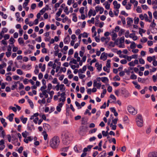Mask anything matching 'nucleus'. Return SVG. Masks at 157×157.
Wrapping results in <instances>:
<instances>
[{
	"label": "nucleus",
	"mask_w": 157,
	"mask_h": 157,
	"mask_svg": "<svg viewBox=\"0 0 157 157\" xmlns=\"http://www.w3.org/2000/svg\"><path fill=\"white\" fill-rule=\"evenodd\" d=\"M62 138L63 139V143L66 145L69 144L72 139L71 134L67 131L63 132Z\"/></svg>",
	"instance_id": "obj_1"
},
{
	"label": "nucleus",
	"mask_w": 157,
	"mask_h": 157,
	"mask_svg": "<svg viewBox=\"0 0 157 157\" xmlns=\"http://www.w3.org/2000/svg\"><path fill=\"white\" fill-rule=\"evenodd\" d=\"M59 143V137L57 136H55L51 140L50 142V146L53 149H56L58 148Z\"/></svg>",
	"instance_id": "obj_2"
},
{
	"label": "nucleus",
	"mask_w": 157,
	"mask_h": 157,
	"mask_svg": "<svg viewBox=\"0 0 157 157\" xmlns=\"http://www.w3.org/2000/svg\"><path fill=\"white\" fill-rule=\"evenodd\" d=\"M136 122L137 125L139 127H141L143 125V120L142 116L140 114H138L136 118Z\"/></svg>",
	"instance_id": "obj_3"
},
{
	"label": "nucleus",
	"mask_w": 157,
	"mask_h": 157,
	"mask_svg": "<svg viewBox=\"0 0 157 157\" xmlns=\"http://www.w3.org/2000/svg\"><path fill=\"white\" fill-rule=\"evenodd\" d=\"M128 112L131 114L133 115H135L137 113L136 110L135 108L131 105H129L128 108Z\"/></svg>",
	"instance_id": "obj_4"
},
{
	"label": "nucleus",
	"mask_w": 157,
	"mask_h": 157,
	"mask_svg": "<svg viewBox=\"0 0 157 157\" xmlns=\"http://www.w3.org/2000/svg\"><path fill=\"white\" fill-rule=\"evenodd\" d=\"M48 93L50 94V98H48L47 99V101L48 103H50L51 101V99L52 98L54 94L53 91H51L49 92Z\"/></svg>",
	"instance_id": "obj_5"
},
{
	"label": "nucleus",
	"mask_w": 157,
	"mask_h": 157,
	"mask_svg": "<svg viewBox=\"0 0 157 157\" xmlns=\"http://www.w3.org/2000/svg\"><path fill=\"white\" fill-rule=\"evenodd\" d=\"M101 86V83H98L97 81L95 80L94 81L93 86L94 87H96L97 89H100Z\"/></svg>",
	"instance_id": "obj_6"
},
{
	"label": "nucleus",
	"mask_w": 157,
	"mask_h": 157,
	"mask_svg": "<svg viewBox=\"0 0 157 157\" xmlns=\"http://www.w3.org/2000/svg\"><path fill=\"white\" fill-rule=\"evenodd\" d=\"M147 157H157V151H152L149 153Z\"/></svg>",
	"instance_id": "obj_7"
},
{
	"label": "nucleus",
	"mask_w": 157,
	"mask_h": 157,
	"mask_svg": "<svg viewBox=\"0 0 157 157\" xmlns=\"http://www.w3.org/2000/svg\"><path fill=\"white\" fill-rule=\"evenodd\" d=\"M96 12L94 10L93 11L92 9H90L88 13V16L89 17H91L92 15L93 16H94L96 15Z\"/></svg>",
	"instance_id": "obj_8"
},
{
	"label": "nucleus",
	"mask_w": 157,
	"mask_h": 157,
	"mask_svg": "<svg viewBox=\"0 0 157 157\" xmlns=\"http://www.w3.org/2000/svg\"><path fill=\"white\" fill-rule=\"evenodd\" d=\"M107 53L105 52H103L100 57V59H103V61L107 59Z\"/></svg>",
	"instance_id": "obj_9"
},
{
	"label": "nucleus",
	"mask_w": 157,
	"mask_h": 157,
	"mask_svg": "<svg viewBox=\"0 0 157 157\" xmlns=\"http://www.w3.org/2000/svg\"><path fill=\"white\" fill-rule=\"evenodd\" d=\"M113 4L114 6V7L117 9H118L120 7V4H118L117 1H114L113 2Z\"/></svg>",
	"instance_id": "obj_10"
},
{
	"label": "nucleus",
	"mask_w": 157,
	"mask_h": 157,
	"mask_svg": "<svg viewBox=\"0 0 157 157\" xmlns=\"http://www.w3.org/2000/svg\"><path fill=\"white\" fill-rule=\"evenodd\" d=\"M70 40V37L69 35L67 36L64 38V42L65 44H68Z\"/></svg>",
	"instance_id": "obj_11"
},
{
	"label": "nucleus",
	"mask_w": 157,
	"mask_h": 157,
	"mask_svg": "<svg viewBox=\"0 0 157 157\" xmlns=\"http://www.w3.org/2000/svg\"><path fill=\"white\" fill-rule=\"evenodd\" d=\"M95 66L97 67V69L98 71H100L102 70L101 64H99L97 62L95 63Z\"/></svg>",
	"instance_id": "obj_12"
},
{
	"label": "nucleus",
	"mask_w": 157,
	"mask_h": 157,
	"mask_svg": "<svg viewBox=\"0 0 157 157\" xmlns=\"http://www.w3.org/2000/svg\"><path fill=\"white\" fill-rule=\"evenodd\" d=\"M127 19L128 20V21H127V25L129 26H131V24L133 23V21L132 18L128 17L127 18Z\"/></svg>",
	"instance_id": "obj_13"
},
{
	"label": "nucleus",
	"mask_w": 157,
	"mask_h": 157,
	"mask_svg": "<svg viewBox=\"0 0 157 157\" xmlns=\"http://www.w3.org/2000/svg\"><path fill=\"white\" fill-rule=\"evenodd\" d=\"M43 127L45 130H49L50 129V125L47 124H44Z\"/></svg>",
	"instance_id": "obj_14"
},
{
	"label": "nucleus",
	"mask_w": 157,
	"mask_h": 157,
	"mask_svg": "<svg viewBox=\"0 0 157 157\" xmlns=\"http://www.w3.org/2000/svg\"><path fill=\"white\" fill-rule=\"evenodd\" d=\"M63 105H62V104L59 103L58 104V105L57 106L56 108V109L57 111L59 112H60L61 111V108L62 107Z\"/></svg>",
	"instance_id": "obj_15"
},
{
	"label": "nucleus",
	"mask_w": 157,
	"mask_h": 157,
	"mask_svg": "<svg viewBox=\"0 0 157 157\" xmlns=\"http://www.w3.org/2000/svg\"><path fill=\"white\" fill-rule=\"evenodd\" d=\"M14 116V114L11 113L9 114L8 116L9 120L10 122H12L13 121Z\"/></svg>",
	"instance_id": "obj_16"
},
{
	"label": "nucleus",
	"mask_w": 157,
	"mask_h": 157,
	"mask_svg": "<svg viewBox=\"0 0 157 157\" xmlns=\"http://www.w3.org/2000/svg\"><path fill=\"white\" fill-rule=\"evenodd\" d=\"M28 129L30 130H34L35 128L33 125V124H32L30 125L29 124L28 126Z\"/></svg>",
	"instance_id": "obj_17"
},
{
	"label": "nucleus",
	"mask_w": 157,
	"mask_h": 157,
	"mask_svg": "<svg viewBox=\"0 0 157 157\" xmlns=\"http://www.w3.org/2000/svg\"><path fill=\"white\" fill-rule=\"evenodd\" d=\"M62 10L61 8L59 9L58 11L57 12L56 15V17H59L62 12Z\"/></svg>",
	"instance_id": "obj_18"
},
{
	"label": "nucleus",
	"mask_w": 157,
	"mask_h": 157,
	"mask_svg": "<svg viewBox=\"0 0 157 157\" xmlns=\"http://www.w3.org/2000/svg\"><path fill=\"white\" fill-rule=\"evenodd\" d=\"M101 80L102 82L105 83L106 81L108 82L109 79L107 77H105L101 78Z\"/></svg>",
	"instance_id": "obj_19"
},
{
	"label": "nucleus",
	"mask_w": 157,
	"mask_h": 157,
	"mask_svg": "<svg viewBox=\"0 0 157 157\" xmlns=\"http://www.w3.org/2000/svg\"><path fill=\"white\" fill-rule=\"evenodd\" d=\"M42 134L44 135V139L45 140H46L47 139L48 134H47L46 132L45 131H43Z\"/></svg>",
	"instance_id": "obj_20"
},
{
	"label": "nucleus",
	"mask_w": 157,
	"mask_h": 157,
	"mask_svg": "<svg viewBox=\"0 0 157 157\" xmlns=\"http://www.w3.org/2000/svg\"><path fill=\"white\" fill-rule=\"evenodd\" d=\"M134 23L135 24H138L139 21V19L138 17H135L134 18Z\"/></svg>",
	"instance_id": "obj_21"
},
{
	"label": "nucleus",
	"mask_w": 157,
	"mask_h": 157,
	"mask_svg": "<svg viewBox=\"0 0 157 157\" xmlns=\"http://www.w3.org/2000/svg\"><path fill=\"white\" fill-rule=\"evenodd\" d=\"M18 40V42L20 44H23L24 43V41L22 38H19Z\"/></svg>",
	"instance_id": "obj_22"
},
{
	"label": "nucleus",
	"mask_w": 157,
	"mask_h": 157,
	"mask_svg": "<svg viewBox=\"0 0 157 157\" xmlns=\"http://www.w3.org/2000/svg\"><path fill=\"white\" fill-rule=\"evenodd\" d=\"M102 133L103 136H106L109 135V133L108 131L105 132L104 131H102Z\"/></svg>",
	"instance_id": "obj_23"
},
{
	"label": "nucleus",
	"mask_w": 157,
	"mask_h": 157,
	"mask_svg": "<svg viewBox=\"0 0 157 157\" xmlns=\"http://www.w3.org/2000/svg\"><path fill=\"white\" fill-rule=\"evenodd\" d=\"M23 117V116H22L21 117V121H22V123L24 124H25L26 121L27 120V118H22Z\"/></svg>",
	"instance_id": "obj_24"
},
{
	"label": "nucleus",
	"mask_w": 157,
	"mask_h": 157,
	"mask_svg": "<svg viewBox=\"0 0 157 157\" xmlns=\"http://www.w3.org/2000/svg\"><path fill=\"white\" fill-rule=\"evenodd\" d=\"M110 59H108L106 64V66L108 68H110Z\"/></svg>",
	"instance_id": "obj_25"
},
{
	"label": "nucleus",
	"mask_w": 157,
	"mask_h": 157,
	"mask_svg": "<svg viewBox=\"0 0 157 157\" xmlns=\"http://www.w3.org/2000/svg\"><path fill=\"white\" fill-rule=\"evenodd\" d=\"M130 47L132 49H133L136 47V44L134 42L131 43Z\"/></svg>",
	"instance_id": "obj_26"
},
{
	"label": "nucleus",
	"mask_w": 157,
	"mask_h": 157,
	"mask_svg": "<svg viewBox=\"0 0 157 157\" xmlns=\"http://www.w3.org/2000/svg\"><path fill=\"white\" fill-rule=\"evenodd\" d=\"M105 3V4L106 3V5H105V7L106 8V9L107 10L109 9V8H110V5L109 4L108 2H105V3H104L103 4V5H104Z\"/></svg>",
	"instance_id": "obj_27"
},
{
	"label": "nucleus",
	"mask_w": 157,
	"mask_h": 157,
	"mask_svg": "<svg viewBox=\"0 0 157 157\" xmlns=\"http://www.w3.org/2000/svg\"><path fill=\"white\" fill-rule=\"evenodd\" d=\"M28 101L29 104L31 108L33 109V104L32 101L29 99H28Z\"/></svg>",
	"instance_id": "obj_28"
},
{
	"label": "nucleus",
	"mask_w": 157,
	"mask_h": 157,
	"mask_svg": "<svg viewBox=\"0 0 157 157\" xmlns=\"http://www.w3.org/2000/svg\"><path fill=\"white\" fill-rule=\"evenodd\" d=\"M140 149L139 148L137 149V154L136 155L135 157H140Z\"/></svg>",
	"instance_id": "obj_29"
},
{
	"label": "nucleus",
	"mask_w": 157,
	"mask_h": 157,
	"mask_svg": "<svg viewBox=\"0 0 157 157\" xmlns=\"http://www.w3.org/2000/svg\"><path fill=\"white\" fill-rule=\"evenodd\" d=\"M124 32V29H121L119 32L118 36H121Z\"/></svg>",
	"instance_id": "obj_30"
},
{
	"label": "nucleus",
	"mask_w": 157,
	"mask_h": 157,
	"mask_svg": "<svg viewBox=\"0 0 157 157\" xmlns=\"http://www.w3.org/2000/svg\"><path fill=\"white\" fill-rule=\"evenodd\" d=\"M110 126L112 127V130H115L116 129L117 126L115 124L113 125L112 123L110 124Z\"/></svg>",
	"instance_id": "obj_31"
},
{
	"label": "nucleus",
	"mask_w": 157,
	"mask_h": 157,
	"mask_svg": "<svg viewBox=\"0 0 157 157\" xmlns=\"http://www.w3.org/2000/svg\"><path fill=\"white\" fill-rule=\"evenodd\" d=\"M124 121L127 123L129 122L127 116H125L123 119Z\"/></svg>",
	"instance_id": "obj_32"
},
{
	"label": "nucleus",
	"mask_w": 157,
	"mask_h": 157,
	"mask_svg": "<svg viewBox=\"0 0 157 157\" xmlns=\"http://www.w3.org/2000/svg\"><path fill=\"white\" fill-rule=\"evenodd\" d=\"M117 34L114 33L113 35L112 38V39L113 40H115L117 38Z\"/></svg>",
	"instance_id": "obj_33"
},
{
	"label": "nucleus",
	"mask_w": 157,
	"mask_h": 157,
	"mask_svg": "<svg viewBox=\"0 0 157 157\" xmlns=\"http://www.w3.org/2000/svg\"><path fill=\"white\" fill-rule=\"evenodd\" d=\"M137 12L139 13H140L142 12V10L140 6H138L136 9Z\"/></svg>",
	"instance_id": "obj_34"
},
{
	"label": "nucleus",
	"mask_w": 157,
	"mask_h": 157,
	"mask_svg": "<svg viewBox=\"0 0 157 157\" xmlns=\"http://www.w3.org/2000/svg\"><path fill=\"white\" fill-rule=\"evenodd\" d=\"M130 78L132 79H136L137 78V76L135 74H132L130 76Z\"/></svg>",
	"instance_id": "obj_35"
},
{
	"label": "nucleus",
	"mask_w": 157,
	"mask_h": 157,
	"mask_svg": "<svg viewBox=\"0 0 157 157\" xmlns=\"http://www.w3.org/2000/svg\"><path fill=\"white\" fill-rule=\"evenodd\" d=\"M125 92V89L123 88H121L120 90V92L122 94H124Z\"/></svg>",
	"instance_id": "obj_36"
},
{
	"label": "nucleus",
	"mask_w": 157,
	"mask_h": 157,
	"mask_svg": "<svg viewBox=\"0 0 157 157\" xmlns=\"http://www.w3.org/2000/svg\"><path fill=\"white\" fill-rule=\"evenodd\" d=\"M114 81H120V78L118 75H116L113 78Z\"/></svg>",
	"instance_id": "obj_37"
},
{
	"label": "nucleus",
	"mask_w": 157,
	"mask_h": 157,
	"mask_svg": "<svg viewBox=\"0 0 157 157\" xmlns=\"http://www.w3.org/2000/svg\"><path fill=\"white\" fill-rule=\"evenodd\" d=\"M37 68L38 66L37 65H36V66L35 70L34 71V73L36 75H37L39 71V70Z\"/></svg>",
	"instance_id": "obj_38"
},
{
	"label": "nucleus",
	"mask_w": 157,
	"mask_h": 157,
	"mask_svg": "<svg viewBox=\"0 0 157 157\" xmlns=\"http://www.w3.org/2000/svg\"><path fill=\"white\" fill-rule=\"evenodd\" d=\"M17 73L18 74L21 75L23 74V71L21 69H18L17 70Z\"/></svg>",
	"instance_id": "obj_39"
},
{
	"label": "nucleus",
	"mask_w": 157,
	"mask_h": 157,
	"mask_svg": "<svg viewBox=\"0 0 157 157\" xmlns=\"http://www.w3.org/2000/svg\"><path fill=\"white\" fill-rule=\"evenodd\" d=\"M124 41V36H123L121 37L119 39L120 43H123Z\"/></svg>",
	"instance_id": "obj_40"
},
{
	"label": "nucleus",
	"mask_w": 157,
	"mask_h": 157,
	"mask_svg": "<svg viewBox=\"0 0 157 157\" xmlns=\"http://www.w3.org/2000/svg\"><path fill=\"white\" fill-rule=\"evenodd\" d=\"M75 104L78 107V109H79L81 108V107L80 106V105L78 101H75Z\"/></svg>",
	"instance_id": "obj_41"
},
{
	"label": "nucleus",
	"mask_w": 157,
	"mask_h": 157,
	"mask_svg": "<svg viewBox=\"0 0 157 157\" xmlns=\"http://www.w3.org/2000/svg\"><path fill=\"white\" fill-rule=\"evenodd\" d=\"M8 29L7 28H4L2 29V31L1 34H2V33H6L8 31Z\"/></svg>",
	"instance_id": "obj_42"
},
{
	"label": "nucleus",
	"mask_w": 157,
	"mask_h": 157,
	"mask_svg": "<svg viewBox=\"0 0 157 157\" xmlns=\"http://www.w3.org/2000/svg\"><path fill=\"white\" fill-rule=\"evenodd\" d=\"M147 39L146 38L143 37L142 38V39H141L140 41L143 43H145L147 41Z\"/></svg>",
	"instance_id": "obj_43"
},
{
	"label": "nucleus",
	"mask_w": 157,
	"mask_h": 157,
	"mask_svg": "<svg viewBox=\"0 0 157 157\" xmlns=\"http://www.w3.org/2000/svg\"><path fill=\"white\" fill-rule=\"evenodd\" d=\"M73 49H70L68 51V54L69 55H71L73 54Z\"/></svg>",
	"instance_id": "obj_44"
},
{
	"label": "nucleus",
	"mask_w": 157,
	"mask_h": 157,
	"mask_svg": "<svg viewBox=\"0 0 157 157\" xmlns=\"http://www.w3.org/2000/svg\"><path fill=\"white\" fill-rule=\"evenodd\" d=\"M139 63L141 64H144L145 63V61L144 59L142 58H140L139 59Z\"/></svg>",
	"instance_id": "obj_45"
},
{
	"label": "nucleus",
	"mask_w": 157,
	"mask_h": 157,
	"mask_svg": "<svg viewBox=\"0 0 157 157\" xmlns=\"http://www.w3.org/2000/svg\"><path fill=\"white\" fill-rule=\"evenodd\" d=\"M112 83L113 84V86L115 87L118 86L120 84V83L119 82H112Z\"/></svg>",
	"instance_id": "obj_46"
},
{
	"label": "nucleus",
	"mask_w": 157,
	"mask_h": 157,
	"mask_svg": "<svg viewBox=\"0 0 157 157\" xmlns=\"http://www.w3.org/2000/svg\"><path fill=\"white\" fill-rule=\"evenodd\" d=\"M97 130V128H94L93 129L90 130L89 132V133L90 134H92V133H95L96 132Z\"/></svg>",
	"instance_id": "obj_47"
},
{
	"label": "nucleus",
	"mask_w": 157,
	"mask_h": 157,
	"mask_svg": "<svg viewBox=\"0 0 157 157\" xmlns=\"http://www.w3.org/2000/svg\"><path fill=\"white\" fill-rule=\"evenodd\" d=\"M132 5L130 3H128L126 6V8L127 10H129L131 9V7Z\"/></svg>",
	"instance_id": "obj_48"
},
{
	"label": "nucleus",
	"mask_w": 157,
	"mask_h": 157,
	"mask_svg": "<svg viewBox=\"0 0 157 157\" xmlns=\"http://www.w3.org/2000/svg\"><path fill=\"white\" fill-rule=\"evenodd\" d=\"M127 62V60L125 59H123L120 61V62L122 64H125Z\"/></svg>",
	"instance_id": "obj_49"
},
{
	"label": "nucleus",
	"mask_w": 157,
	"mask_h": 157,
	"mask_svg": "<svg viewBox=\"0 0 157 157\" xmlns=\"http://www.w3.org/2000/svg\"><path fill=\"white\" fill-rule=\"evenodd\" d=\"M121 14L122 15H124L125 16H128V14L126 13L124 10H123L121 11Z\"/></svg>",
	"instance_id": "obj_50"
},
{
	"label": "nucleus",
	"mask_w": 157,
	"mask_h": 157,
	"mask_svg": "<svg viewBox=\"0 0 157 157\" xmlns=\"http://www.w3.org/2000/svg\"><path fill=\"white\" fill-rule=\"evenodd\" d=\"M23 148L22 147H20L18 150V151L19 153H21L23 150Z\"/></svg>",
	"instance_id": "obj_51"
},
{
	"label": "nucleus",
	"mask_w": 157,
	"mask_h": 157,
	"mask_svg": "<svg viewBox=\"0 0 157 157\" xmlns=\"http://www.w3.org/2000/svg\"><path fill=\"white\" fill-rule=\"evenodd\" d=\"M9 41L11 42V44H13L14 42H15V40L12 37L10 38Z\"/></svg>",
	"instance_id": "obj_52"
},
{
	"label": "nucleus",
	"mask_w": 157,
	"mask_h": 157,
	"mask_svg": "<svg viewBox=\"0 0 157 157\" xmlns=\"http://www.w3.org/2000/svg\"><path fill=\"white\" fill-rule=\"evenodd\" d=\"M156 26V24L155 22H151L150 25V27L154 28Z\"/></svg>",
	"instance_id": "obj_53"
},
{
	"label": "nucleus",
	"mask_w": 157,
	"mask_h": 157,
	"mask_svg": "<svg viewBox=\"0 0 157 157\" xmlns=\"http://www.w3.org/2000/svg\"><path fill=\"white\" fill-rule=\"evenodd\" d=\"M6 80L9 81H11L12 78L10 76H7L6 78Z\"/></svg>",
	"instance_id": "obj_54"
},
{
	"label": "nucleus",
	"mask_w": 157,
	"mask_h": 157,
	"mask_svg": "<svg viewBox=\"0 0 157 157\" xmlns=\"http://www.w3.org/2000/svg\"><path fill=\"white\" fill-rule=\"evenodd\" d=\"M17 84H14V85H13L11 87V89L12 90H14L15 88H17Z\"/></svg>",
	"instance_id": "obj_55"
},
{
	"label": "nucleus",
	"mask_w": 157,
	"mask_h": 157,
	"mask_svg": "<svg viewBox=\"0 0 157 157\" xmlns=\"http://www.w3.org/2000/svg\"><path fill=\"white\" fill-rule=\"evenodd\" d=\"M109 46L112 47H113L115 46V44L112 41H110L108 44Z\"/></svg>",
	"instance_id": "obj_56"
},
{
	"label": "nucleus",
	"mask_w": 157,
	"mask_h": 157,
	"mask_svg": "<svg viewBox=\"0 0 157 157\" xmlns=\"http://www.w3.org/2000/svg\"><path fill=\"white\" fill-rule=\"evenodd\" d=\"M13 78L15 80H18L19 78V77L18 75H15L13 76Z\"/></svg>",
	"instance_id": "obj_57"
},
{
	"label": "nucleus",
	"mask_w": 157,
	"mask_h": 157,
	"mask_svg": "<svg viewBox=\"0 0 157 157\" xmlns=\"http://www.w3.org/2000/svg\"><path fill=\"white\" fill-rule=\"evenodd\" d=\"M84 7H81L80 10H79V12L81 14H83L84 13Z\"/></svg>",
	"instance_id": "obj_58"
},
{
	"label": "nucleus",
	"mask_w": 157,
	"mask_h": 157,
	"mask_svg": "<svg viewBox=\"0 0 157 157\" xmlns=\"http://www.w3.org/2000/svg\"><path fill=\"white\" fill-rule=\"evenodd\" d=\"M129 30H127L126 32L125 33V36L126 38L128 37L129 36Z\"/></svg>",
	"instance_id": "obj_59"
},
{
	"label": "nucleus",
	"mask_w": 157,
	"mask_h": 157,
	"mask_svg": "<svg viewBox=\"0 0 157 157\" xmlns=\"http://www.w3.org/2000/svg\"><path fill=\"white\" fill-rule=\"evenodd\" d=\"M147 60L149 62H151L153 60V59L152 57L149 56L147 58Z\"/></svg>",
	"instance_id": "obj_60"
},
{
	"label": "nucleus",
	"mask_w": 157,
	"mask_h": 157,
	"mask_svg": "<svg viewBox=\"0 0 157 157\" xmlns=\"http://www.w3.org/2000/svg\"><path fill=\"white\" fill-rule=\"evenodd\" d=\"M112 90V87L110 86H109L107 88V90L109 93H111Z\"/></svg>",
	"instance_id": "obj_61"
},
{
	"label": "nucleus",
	"mask_w": 157,
	"mask_h": 157,
	"mask_svg": "<svg viewBox=\"0 0 157 157\" xmlns=\"http://www.w3.org/2000/svg\"><path fill=\"white\" fill-rule=\"evenodd\" d=\"M24 86L23 85L22 83H20L19 87V89L20 90L24 89Z\"/></svg>",
	"instance_id": "obj_62"
},
{
	"label": "nucleus",
	"mask_w": 157,
	"mask_h": 157,
	"mask_svg": "<svg viewBox=\"0 0 157 157\" xmlns=\"http://www.w3.org/2000/svg\"><path fill=\"white\" fill-rule=\"evenodd\" d=\"M11 52H6V54L7 57H9L11 55Z\"/></svg>",
	"instance_id": "obj_63"
},
{
	"label": "nucleus",
	"mask_w": 157,
	"mask_h": 157,
	"mask_svg": "<svg viewBox=\"0 0 157 157\" xmlns=\"http://www.w3.org/2000/svg\"><path fill=\"white\" fill-rule=\"evenodd\" d=\"M153 15L155 19H157V11H155L153 13Z\"/></svg>",
	"instance_id": "obj_64"
}]
</instances>
